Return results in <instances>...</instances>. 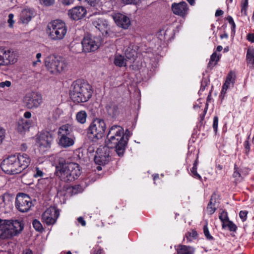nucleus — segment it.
I'll list each match as a JSON object with an SVG mask.
<instances>
[{
    "label": "nucleus",
    "mask_w": 254,
    "mask_h": 254,
    "mask_svg": "<svg viewBox=\"0 0 254 254\" xmlns=\"http://www.w3.org/2000/svg\"><path fill=\"white\" fill-rule=\"evenodd\" d=\"M247 60L249 64H251V67H254V49L249 48L247 50Z\"/></svg>",
    "instance_id": "31"
},
{
    "label": "nucleus",
    "mask_w": 254,
    "mask_h": 254,
    "mask_svg": "<svg viewBox=\"0 0 254 254\" xmlns=\"http://www.w3.org/2000/svg\"><path fill=\"white\" fill-rule=\"evenodd\" d=\"M172 10L174 13H175V2L173 3L172 4Z\"/></svg>",
    "instance_id": "61"
},
{
    "label": "nucleus",
    "mask_w": 254,
    "mask_h": 254,
    "mask_svg": "<svg viewBox=\"0 0 254 254\" xmlns=\"http://www.w3.org/2000/svg\"><path fill=\"white\" fill-rule=\"evenodd\" d=\"M17 159L18 158L16 157V155L8 156L2 162L0 165L1 169L8 174L20 173Z\"/></svg>",
    "instance_id": "9"
},
{
    "label": "nucleus",
    "mask_w": 254,
    "mask_h": 254,
    "mask_svg": "<svg viewBox=\"0 0 254 254\" xmlns=\"http://www.w3.org/2000/svg\"><path fill=\"white\" fill-rule=\"evenodd\" d=\"M203 232L205 236L208 240H212L213 237L210 235L207 224L203 227Z\"/></svg>",
    "instance_id": "38"
},
{
    "label": "nucleus",
    "mask_w": 254,
    "mask_h": 254,
    "mask_svg": "<svg viewBox=\"0 0 254 254\" xmlns=\"http://www.w3.org/2000/svg\"><path fill=\"white\" fill-rule=\"evenodd\" d=\"M78 222L81 224L82 226H85L86 225V222L82 217H79L77 219Z\"/></svg>",
    "instance_id": "49"
},
{
    "label": "nucleus",
    "mask_w": 254,
    "mask_h": 254,
    "mask_svg": "<svg viewBox=\"0 0 254 254\" xmlns=\"http://www.w3.org/2000/svg\"><path fill=\"white\" fill-rule=\"evenodd\" d=\"M32 206V202L30 197L23 193H18L16 197V208L21 212H26L29 211Z\"/></svg>",
    "instance_id": "11"
},
{
    "label": "nucleus",
    "mask_w": 254,
    "mask_h": 254,
    "mask_svg": "<svg viewBox=\"0 0 254 254\" xmlns=\"http://www.w3.org/2000/svg\"><path fill=\"white\" fill-rule=\"evenodd\" d=\"M190 4L192 5L194 2V0H187Z\"/></svg>",
    "instance_id": "62"
},
{
    "label": "nucleus",
    "mask_w": 254,
    "mask_h": 254,
    "mask_svg": "<svg viewBox=\"0 0 254 254\" xmlns=\"http://www.w3.org/2000/svg\"><path fill=\"white\" fill-rule=\"evenodd\" d=\"M44 176L43 172L38 168H36V173L33 175L35 178L42 177Z\"/></svg>",
    "instance_id": "43"
},
{
    "label": "nucleus",
    "mask_w": 254,
    "mask_h": 254,
    "mask_svg": "<svg viewBox=\"0 0 254 254\" xmlns=\"http://www.w3.org/2000/svg\"><path fill=\"white\" fill-rule=\"evenodd\" d=\"M110 147L104 146L98 148L96 151L94 160L96 164L104 165L107 164L111 159Z\"/></svg>",
    "instance_id": "14"
},
{
    "label": "nucleus",
    "mask_w": 254,
    "mask_h": 254,
    "mask_svg": "<svg viewBox=\"0 0 254 254\" xmlns=\"http://www.w3.org/2000/svg\"><path fill=\"white\" fill-rule=\"evenodd\" d=\"M190 236L192 237V238H195L197 235V232L195 231L192 230L191 232L189 233Z\"/></svg>",
    "instance_id": "53"
},
{
    "label": "nucleus",
    "mask_w": 254,
    "mask_h": 254,
    "mask_svg": "<svg viewBox=\"0 0 254 254\" xmlns=\"http://www.w3.org/2000/svg\"><path fill=\"white\" fill-rule=\"evenodd\" d=\"M16 157L18 158L17 162H18L19 169L20 172H21L29 165L31 160L28 155L25 153L16 155Z\"/></svg>",
    "instance_id": "19"
},
{
    "label": "nucleus",
    "mask_w": 254,
    "mask_h": 254,
    "mask_svg": "<svg viewBox=\"0 0 254 254\" xmlns=\"http://www.w3.org/2000/svg\"><path fill=\"white\" fill-rule=\"evenodd\" d=\"M22 254H33L32 252L30 249H26L23 251Z\"/></svg>",
    "instance_id": "56"
},
{
    "label": "nucleus",
    "mask_w": 254,
    "mask_h": 254,
    "mask_svg": "<svg viewBox=\"0 0 254 254\" xmlns=\"http://www.w3.org/2000/svg\"><path fill=\"white\" fill-rule=\"evenodd\" d=\"M44 62L47 70L52 73L60 72L66 68V64L62 58L54 55L48 56Z\"/></svg>",
    "instance_id": "7"
},
{
    "label": "nucleus",
    "mask_w": 254,
    "mask_h": 254,
    "mask_svg": "<svg viewBox=\"0 0 254 254\" xmlns=\"http://www.w3.org/2000/svg\"><path fill=\"white\" fill-rule=\"evenodd\" d=\"M11 86V82L9 81H5L0 83V87L4 88L5 87H9Z\"/></svg>",
    "instance_id": "46"
},
{
    "label": "nucleus",
    "mask_w": 254,
    "mask_h": 254,
    "mask_svg": "<svg viewBox=\"0 0 254 254\" xmlns=\"http://www.w3.org/2000/svg\"><path fill=\"white\" fill-rule=\"evenodd\" d=\"M230 24L232 25V27L233 30H234V29L235 28V27H236L234 21L232 24Z\"/></svg>",
    "instance_id": "63"
},
{
    "label": "nucleus",
    "mask_w": 254,
    "mask_h": 254,
    "mask_svg": "<svg viewBox=\"0 0 254 254\" xmlns=\"http://www.w3.org/2000/svg\"><path fill=\"white\" fill-rule=\"evenodd\" d=\"M72 128L68 124L61 127L58 130V144L63 148H67L74 144V138L71 134Z\"/></svg>",
    "instance_id": "8"
},
{
    "label": "nucleus",
    "mask_w": 254,
    "mask_h": 254,
    "mask_svg": "<svg viewBox=\"0 0 254 254\" xmlns=\"http://www.w3.org/2000/svg\"><path fill=\"white\" fill-rule=\"evenodd\" d=\"M53 141V137L49 132H43L37 138V143L40 146L47 148L50 146Z\"/></svg>",
    "instance_id": "16"
},
{
    "label": "nucleus",
    "mask_w": 254,
    "mask_h": 254,
    "mask_svg": "<svg viewBox=\"0 0 254 254\" xmlns=\"http://www.w3.org/2000/svg\"><path fill=\"white\" fill-rule=\"evenodd\" d=\"M33 227L38 232H42L43 230V228L41 222L37 219L33 221L32 223Z\"/></svg>",
    "instance_id": "35"
},
{
    "label": "nucleus",
    "mask_w": 254,
    "mask_h": 254,
    "mask_svg": "<svg viewBox=\"0 0 254 254\" xmlns=\"http://www.w3.org/2000/svg\"><path fill=\"white\" fill-rule=\"evenodd\" d=\"M24 117L26 119H29L31 117V113L30 112H26L24 114Z\"/></svg>",
    "instance_id": "54"
},
{
    "label": "nucleus",
    "mask_w": 254,
    "mask_h": 254,
    "mask_svg": "<svg viewBox=\"0 0 254 254\" xmlns=\"http://www.w3.org/2000/svg\"><path fill=\"white\" fill-rule=\"evenodd\" d=\"M187 3L185 1L176 3V15H178L184 18L187 14L188 11Z\"/></svg>",
    "instance_id": "23"
},
{
    "label": "nucleus",
    "mask_w": 254,
    "mask_h": 254,
    "mask_svg": "<svg viewBox=\"0 0 254 254\" xmlns=\"http://www.w3.org/2000/svg\"><path fill=\"white\" fill-rule=\"evenodd\" d=\"M114 63L116 66L119 67L125 66H126V60L124 56L117 55L115 56Z\"/></svg>",
    "instance_id": "29"
},
{
    "label": "nucleus",
    "mask_w": 254,
    "mask_h": 254,
    "mask_svg": "<svg viewBox=\"0 0 254 254\" xmlns=\"http://www.w3.org/2000/svg\"><path fill=\"white\" fill-rule=\"evenodd\" d=\"M86 13V9L83 6H76L68 11V15L73 20H79Z\"/></svg>",
    "instance_id": "17"
},
{
    "label": "nucleus",
    "mask_w": 254,
    "mask_h": 254,
    "mask_svg": "<svg viewBox=\"0 0 254 254\" xmlns=\"http://www.w3.org/2000/svg\"><path fill=\"white\" fill-rule=\"evenodd\" d=\"M75 0H62V3L64 6L70 5L74 2Z\"/></svg>",
    "instance_id": "47"
},
{
    "label": "nucleus",
    "mask_w": 254,
    "mask_h": 254,
    "mask_svg": "<svg viewBox=\"0 0 254 254\" xmlns=\"http://www.w3.org/2000/svg\"><path fill=\"white\" fill-rule=\"evenodd\" d=\"M24 228V224L21 220L0 219V238L6 239L20 233Z\"/></svg>",
    "instance_id": "4"
},
{
    "label": "nucleus",
    "mask_w": 254,
    "mask_h": 254,
    "mask_svg": "<svg viewBox=\"0 0 254 254\" xmlns=\"http://www.w3.org/2000/svg\"><path fill=\"white\" fill-rule=\"evenodd\" d=\"M233 176L234 178H236V180L238 181H239L241 180V174L238 171L236 165L235 166V171L233 174Z\"/></svg>",
    "instance_id": "41"
},
{
    "label": "nucleus",
    "mask_w": 254,
    "mask_h": 254,
    "mask_svg": "<svg viewBox=\"0 0 254 254\" xmlns=\"http://www.w3.org/2000/svg\"><path fill=\"white\" fill-rule=\"evenodd\" d=\"M87 115L85 111L78 112L76 115V121L80 124H84L86 122Z\"/></svg>",
    "instance_id": "30"
},
{
    "label": "nucleus",
    "mask_w": 254,
    "mask_h": 254,
    "mask_svg": "<svg viewBox=\"0 0 254 254\" xmlns=\"http://www.w3.org/2000/svg\"><path fill=\"white\" fill-rule=\"evenodd\" d=\"M207 107H206L204 109V113L201 116L200 118H201V120H203V119H204V117L205 116V115L206 113V111H207Z\"/></svg>",
    "instance_id": "59"
},
{
    "label": "nucleus",
    "mask_w": 254,
    "mask_h": 254,
    "mask_svg": "<svg viewBox=\"0 0 254 254\" xmlns=\"http://www.w3.org/2000/svg\"><path fill=\"white\" fill-rule=\"evenodd\" d=\"M94 26L98 29L103 35L107 34L109 30L108 21L104 19L99 18L93 22Z\"/></svg>",
    "instance_id": "21"
},
{
    "label": "nucleus",
    "mask_w": 254,
    "mask_h": 254,
    "mask_svg": "<svg viewBox=\"0 0 254 254\" xmlns=\"http://www.w3.org/2000/svg\"><path fill=\"white\" fill-rule=\"evenodd\" d=\"M227 227L229 230L231 231H236L237 228L236 225L234 224L232 221L229 220L227 221V222L226 223L225 227Z\"/></svg>",
    "instance_id": "36"
},
{
    "label": "nucleus",
    "mask_w": 254,
    "mask_h": 254,
    "mask_svg": "<svg viewBox=\"0 0 254 254\" xmlns=\"http://www.w3.org/2000/svg\"><path fill=\"white\" fill-rule=\"evenodd\" d=\"M106 128V125L104 120L96 118L90 124L87 129V137L92 142H97L103 137Z\"/></svg>",
    "instance_id": "6"
},
{
    "label": "nucleus",
    "mask_w": 254,
    "mask_h": 254,
    "mask_svg": "<svg viewBox=\"0 0 254 254\" xmlns=\"http://www.w3.org/2000/svg\"><path fill=\"white\" fill-rule=\"evenodd\" d=\"M114 19L117 25L124 29H127L130 24L128 17L121 13H117L114 16Z\"/></svg>",
    "instance_id": "18"
},
{
    "label": "nucleus",
    "mask_w": 254,
    "mask_h": 254,
    "mask_svg": "<svg viewBox=\"0 0 254 254\" xmlns=\"http://www.w3.org/2000/svg\"><path fill=\"white\" fill-rule=\"evenodd\" d=\"M47 32L49 37L52 40H61L64 38L66 34L67 27L63 21L57 19L48 24Z\"/></svg>",
    "instance_id": "5"
},
{
    "label": "nucleus",
    "mask_w": 254,
    "mask_h": 254,
    "mask_svg": "<svg viewBox=\"0 0 254 254\" xmlns=\"http://www.w3.org/2000/svg\"><path fill=\"white\" fill-rule=\"evenodd\" d=\"M245 148L248 151H249L250 147L248 141H245Z\"/></svg>",
    "instance_id": "57"
},
{
    "label": "nucleus",
    "mask_w": 254,
    "mask_h": 254,
    "mask_svg": "<svg viewBox=\"0 0 254 254\" xmlns=\"http://www.w3.org/2000/svg\"><path fill=\"white\" fill-rule=\"evenodd\" d=\"M105 108L108 116L112 118H116L120 114L118 105L113 102L108 103Z\"/></svg>",
    "instance_id": "20"
},
{
    "label": "nucleus",
    "mask_w": 254,
    "mask_h": 254,
    "mask_svg": "<svg viewBox=\"0 0 254 254\" xmlns=\"http://www.w3.org/2000/svg\"><path fill=\"white\" fill-rule=\"evenodd\" d=\"M219 218L223 222V228H225L226 226V223L227 222V221H229L227 212L224 210L222 211L220 213Z\"/></svg>",
    "instance_id": "34"
},
{
    "label": "nucleus",
    "mask_w": 254,
    "mask_h": 254,
    "mask_svg": "<svg viewBox=\"0 0 254 254\" xmlns=\"http://www.w3.org/2000/svg\"><path fill=\"white\" fill-rule=\"evenodd\" d=\"M5 129L0 127V144L2 142L5 138Z\"/></svg>",
    "instance_id": "44"
},
{
    "label": "nucleus",
    "mask_w": 254,
    "mask_h": 254,
    "mask_svg": "<svg viewBox=\"0 0 254 254\" xmlns=\"http://www.w3.org/2000/svg\"><path fill=\"white\" fill-rule=\"evenodd\" d=\"M223 11L222 10H220V9H218L216 10V12H215V16L217 17V16H221L223 14Z\"/></svg>",
    "instance_id": "52"
},
{
    "label": "nucleus",
    "mask_w": 254,
    "mask_h": 254,
    "mask_svg": "<svg viewBox=\"0 0 254 254\" xmlns=\"http://www.w3.org/2000/svg\"><path fill=\"white\" fill-rule=\"evenodd\" d=\"M222 49H223V48L221 46H218L217 47V51L218 52H220L222 51Z\"/></svg>",
    "instance_id": "60"
},
{
    "label": "nucleus",
    "mask_w": 254,
    "mask_h": 254,
    "mask_svg": "<svg viewBox=\"0 0 254 254\" xmlns=\"http://www.w3.org/2000/svg\"><path fill=\"white\" fill-rule=\"evenodd\" d=\"M247 39L253 43H254V35L253 34H249L247 35Z\"/></svg>",
    "instance_id": "51"
},
{
    "label": "nucleus",
    "mask_w": 254,
    "mask_h": 254,
    "mask_svg": "<svg viewBox=\"0 0 254 254\" xmlns=\"http://www.w3.org/2000/svg\"><path fill=\"white\" fill-rule=\"evenodd\" d=\"M107 137L108 147L115 148L118 155L122 156L127 143V141L124 138V128L120 126H113L110 128Z\"/></svg>",
    "instance_id": "1"
},
{
    "label": "nucleus",
    "mask_w": 254,
    "mask_h": 254,
    "mask_svg": "<svg viewBox=\"0 0 254 254\" xmlns=\"http://www.w3.org/2000/svg\"><path fill=\"white\" fill-rule=\"evenodd\" d=\"M17 56L14 51L0 47V67L13 64L17 62Z\"/></svg>",
    "instance_id": "10"
},
{
    "label": "nucleus",
    "mask_w": 254,
    "mask_h": 254,
    "mask_svg": "<svg viewBox=\"0 0 254 254\" xmlns=\"http://www.w3.org/2000/svg\"><path fill=\"white\" fill-rule=\"evenodd\" d=\"M60 215L59 211L55 207H50L47 208L42 215L43 223L47 225H54Z\"/></svg>",
    "instance_id": "15"
},
{
    "label": "nucleus",
    "mask_w": 254,
    "mask_h": 254,
    "mask_svg": "<svg viewBox=\"0 0 254 254\" xmlns=\"http://www.w3.org/2000/svg\"><path fill=\"white\" fill-rule=\"evenodd\" d=\"M12 196L8 193H5L0 196V208H9L11 205Z\"/></svg>",
    "instance_id": "22"
},
{
    "label": "nucleus",
    "mask_w": 254,
    "mask_h": 254,
    "mask_svg": "<svg viewBox=\"0 0 254 254\" xmlns=\"http://www.w3.org/2000/svg\"><path fill=\"white\" fill-rule=\"evenodd\" d=\"M72 86L70 96L74 102H85L91 98L92 87L87 82L79 80L73 82Z\"/></svg>",
    "instance_id": "3"
},
{
    "label": "nucleus",
    "mask_w": 254,
    "mask_h": 254,
    "mask_svg": "<svg viewBox=\"0 0 254 254\" xmlns=\"http://www.w3.org/2000/svg\"><path fill=\"white\" fill-rule=\"evenodd\" d=\"M41 54L39 53L36 54V58L37 59V61L36 62H34L33 64V65H35L38 63H41V61L40 60V58L41 57Z\"/></svg>",
    "instance_id": "48"
},
{
    "label": "nucleus",
    "mask_w": 254,
    "mask_h": 254,
    "mask_svg": "<svg viewBox=\"0 0 254 254\" xmlns=\"http://www.w3.org/2000/svg\"><path fill=\"white\" fill-rule=\"evenodd\" d=\"M40 3L45 6H51L55 3V0H39Z\"/></svg>",
    "instance_id": "39"
},
{
    "label": "nucleus",
    "mask_w": 254,
    "mask_h": 254,
    "mask_svg": "<svg viewBox=\"0 0 254 254\" xmlns=\"http://www.w3.org/2000/svg\"><path fill=\"white\" fill-rule=\"evenodd\" d=\"M56 174L64 182H72L80 175L79 165L75 163L66 162L64 160H60L56 166Z\"/></svg>",
    "instance_id": "2"
},
{
    "label": "nucleus",
    "mask_w": 254,
    "mask_h": 254,
    "mask_svg": "<svg viewBox=\"0 0 254 254\" xmlns=\"http://www.w3.org/2000/svg\"><path fill=\"white\" fill-rule=\"evenodd\" d=\"M248 213L247 211H241L240 212L239 216L243 222L246 220Z\"/></svg>",
    "instance_id": "42"
},
{
    "label": "nucleus",
    "mask_w": 254,
    "mask_h": 254,
    "mask_svg": "<svg viewBox=\"0 0 254 254\" xmlns=\"http://www.w3.org/2000/svg\"><path fill=\"white\" fill-rule=\"evenodd\" d=\"M194 249L190 246L185 245H180L178 248V254H193Z\"/></svg>",
    "instance_id": "27"
},
{
    "label": "nucleus",
    "mask_w": 254,
    "mask_h": 254,
    "mask_svg": "<svg viewBox=\"0 0 254 254\" xmlns=\"http://www.w3.org/2000/svg\"><path fill=\"white\" fill-rule=\"evenodd\" d=\"M236 75L234 71H231L227 76L225 82L223 86L221 93H225L230 84L233 85L235 83Z\"/></svg>",
    "instance_id": "24"
},
{
    "label": "nucleus",
    "mask_w": 254,
    "mask_h": 254,
    "mask_svg": "<svg viewBox=\"0 0 254 254\" xmlns=\"http://www.w3.org/2000/svg\"><path fill=\"white\" fill-rule=\"evenodd\" d=\"M217 195L215 193H213L211 195L210 201L208 204L207 209L208 212L210 214H213L216 210L215 204L216 203Z\"/></svg>",
    "instance_id": "26"
},
{
    "label": "nucleus",
    "mask_w": 254,
    "mask_h": 254,
    "mask_svg": "<svg viewBox=\"0 0 254 254\" xmlns=\"http://www.w3.org/2000/svg\"><path fill=\"white\" fill-rule=\"evenodd\" d=\"M24 103L28 109L37 108L42 103V96L35 92L27 93L24 98Z\"/></svg>",
    "instance_id": "13"
},
{
    "label": "nucleus",
    "mask_w": 254,
    "mask_h": 254,
    "mask_svg": "<svg viewBox=\"0 0 254 254\" xmlns=\"http://www.w3.org/2000/svg\"><path fill=\"white\" fill-rule=\"evenodd\" d=\"M96 254H102V251L101 250H98L96 252Z\"/></svg>",
    "instance_id": "64"
},
{
    "label": "nucleus",
    "mask_w": 254,
    "mask_h": 254,
    "mask_svg": "<svg viewBox=\"0 0 254 254\" xmlns=\"http://www.w3.org/2000/svg\"><path fill=\"white\" fill-rule=\"evenodd\" d=\"M227 19L230 24H232L234 22L233 19L230 16H228Z\"/></svg>",
    "instance_id": "58"
},
{
    "label": "nucleus",
    "mask_w": 254,
    "mask_h": 254,
    "mask_svg": "<svg viewBox=\"0 0 254 254\" xmlns=\"http://www.w3.org/2000/svg\"><path fill=\"white\" fill-rule=\"evenodd\" d=\"M218 124V118L217 116H215L213 119V128L216 132L217 131Z\"/></svg>",
    "instance_id": "45"
},
{
    "label": "nucleus",
    "mask_w": 254,
    "mask_h": 254,
    "mask_svg": "<svg viewBox=\"0 0 254 254\" xmlns=\"http://www.w3.org/2000/svg\"><path fill=\"white\" fill-rule=\"evenodd\" d=\"M81 44L83 51L85 53L94 52L99 48L100 45L99 40L89 34L84 36Z\"/></svg>",
    "instance_id": "12"
},
{
    "label": "nucleus",
    "mask_w": 254,
    "mask_h": 254,
    "mask_svg": "<svg viewBox=\"0 0 254 254\" xmlns=\"http://www.w3.org/2000/svg\"><path fill=\"white\" fill-rule=\"evenodd\" d=\"M220 58V56L217 55L216 52H214L211 56L208 67L212 68L219 61Z\"/></svg>",
    "instance_id": "32"
},
{
    "label": "nucleus",
    "mask_w": 254,
    "mask_h": 254,
    "mask_svg": "<svg viewBox=\"0 0 254 254\" xmlns=\"http://www.w3.org/2000/svg\"><path fill=\"white\" fill-rule=\"evenodd\" d=\"M133 54H131V55H130L129 54H128L127 52H126V57L128 59H131V58H133L134 59V53H135L134 52H133Z\"/></svg>",
    "instance_id": "55"
},
{
    "label": "nucleus",
    "mask_w": 254,
    "mask_h": 254,
    "mask_svg": "<svg viewBox=\"0 0 254 254\" xmlns=\"http://www.w3.org/2000/svg\"><path fill=\"white\" fill-rule=\"evenodd\" d=\"M32 18L31 13L26 9L22 11L20 14V20L24 24L28 23Z\"/></svg>",
    "instance_id": "28"
},
{
    "label": "nucleus",
    "mask_w": 254,
    "mask_h": 254,
    "mask_svg": "<svg viewBox=\"0 0 254 254\" xmlns=\"http://www.w3.org/2000/svg\"><path fill=\"white\" fill-rule=\"evenodd\" d=\"M8 17L7 22L9 24V26L10 27H12L15 22L14 20V15L12 13H10L8 15Z\"/></svg>",
    "instance_id": "40"
},
{
    "label": "nucleus",
    "mask_w": 254,
    "mask_h": 254,
    "mask_svg": "<svg viewBox=\"0 0 254 254\" xmlns=\"http://www.w3.org/2000/svg\"><path fill=\"white\" fill-rule=\"evenodd\" d=\"M86 1L89 5L95 7L96 8L100 7L103 3L102 0H86Z\"/></svg>",
    "instance_id": "33"
},
{
    "label": "nucleus",
    "mask_w": 254,
    "mask_h": 254,
    "mask_svg": "<svg viewBox=\"0 0 254 254\" xmlns=\"http://www.w3.org/2000/svg\"><path fill=\"white\" fill-rule=\"evenodd\" d=\"M191 172L195 175L197 177H198V179H201V178L200 177V176L196 172V168L195 167H194V166L192 167V171H191Z\"/></svg>",
    "instance_id": "50"
},
{
    "label": "nucleus",
    "mask_w": 254,
    "mask_h": 254,
    "mask_svg": "<svg viewBox=\"0 0 254 254\" xmlns=\"http://www.w3.org/2000/svg\"><path fill=\"white\" fill-rule=\"evenodd\" d=\"M244 1H242L241 5H242V13H244L245 15L247 14V8L248 5V0H243Z\"/></svg>",
    "instance_id": "37"
},
{
    "label": "nucleus",
    "mask_w": 254,
    "mask_h": 254,
    "mask_svg": "<svg viewBox=\"0 0 254 254\" xmlns=\"http://www.w3.org/2000/svg\"><path fill=\"white\" fill-rule=\"evenodd\" d=\"M30 126L31 123L29 121L21 118L17 122L16 129L18 131L22 133L28 130Z\"/></svg>",
    "instance_id": "25"
}]
</instances>
